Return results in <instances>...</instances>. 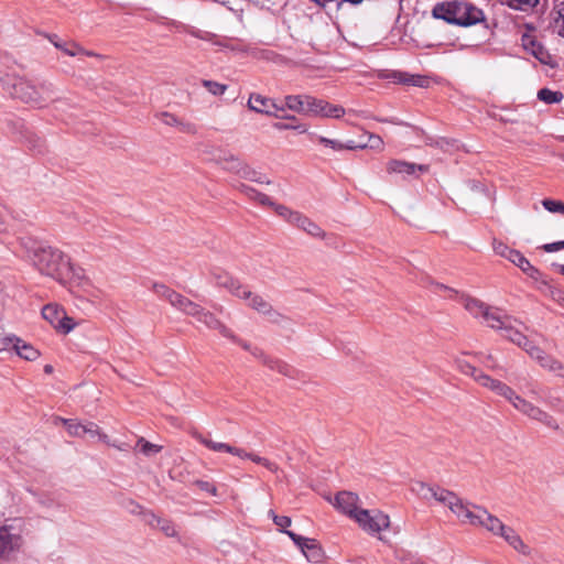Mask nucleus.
Returning a JSON list of instances; mask_svg holds the SVG:
<instances>
[{"label":"nucleus","instance_id":"8","mask_svg":"<svg viewBox=\"0 0 564 564\" xmlns=\"http://www.w3.org/2000/svg\"><path fill=\"white\" fill-rule=\"evenodd\" d=\"M354 520L369 534L379 533L390 525L389 517L381 511L371 514L369 510L362 509L357 512Z\"/></svg>","mask_w":564,"mask_h":564},{"label":"nucleus","instance_id":"28","mask_svg":"<svg viewBox=\"0 0 564 564\" xmlns=\"http://www.w3.org/2000/svg\"><path fill=\"white\" fill-rule=\"evenodd\" d=\"M263 365H265L271 370L278 371L279 373L286 377H292L294 373L293 367L280 359H274L269 356L264 358Z\"/></svg>","mask_w":564,"mask_h":564},{"label":"nucleus","instance_id":"21","mask_svg":"<svg viewBox=\"0 0 564 564\" xmlns=\"http://www.w3.org/2000/svg\"><path fill=\"white\" fill-rule=\"evenodd\" d=\"M171 305L183 314L192 317L199 304L177 292Z\"/></svg>","mask_w":564,"mask_h":564},{"label":"nucleus","instance_id":"5","mask_svg":"<svg viewBox=\"0 0 564 564\" xmlns=\"http://www.w3.org/2000/svg\"><path fill=\"white\" fill-rule=\"evenodd\" d=\"M432 14L447 23L469 26L484 20L480 9L463 2H441L434 6Z\"/></svg>","mask_w":564,"mask_h":564},{"label":"nucleus","instance_id":"52","mask_svg":"<svg viewBox=\"0 0 564 564\" xmlns=\"http://www.w3.org/2000/svg\"><path fill=\"white\" fill-rule=\"evenodd\" d=\"M366 144H368V147L370 149H376V150H382V148H383L382 139L379 135L371 134V133L368 134V142Z\"/></svg>","mask_w":564,"mask_h":564},{"label":"nucleus","instance_id":"39","mask_svg":"<svg viewBox=\"0 0 564 564\" xmlns=\"http://www.w3.org/2000/svg\"><path fill=\"white\" fill-rule=\"evenodd\" d=\"M248 459H250L251 462H253L256 464L262 465L271 473H278V470H279V466L275 463L270 462L269 459L261 457L254 453H250V457Z\"/></svg>","mask_w":564,"mask_h":564},{"label":"nucleus","instance_id":"54","mask_svg":"<svg viewBox=\"0 0 564 564\" xmlns=\"http://www.w3.org/2000/svg\"><path fill=\"white\" fill-rule=\"evenodd\" d=\"M143 517H144V521L153 527V528H156L158 527V521H161L162 518L158 517L156 514H154L152 511H144L142 512Z\"/></svg>","mask_w":564,"mask_h":564},{"label":"nucleus","instance_id":"62","mask_svg":"<svg viewBox=\"0 0 564 564\" xmlns=\"http://www.w3.org/2000/svg\"><path fill=\"white\" fill-rule=\"evenodd\" d=\"M189 34L205 41H209L212 39V34L209 32H204L200 30H192L189 31Z\"/></svg>","mask_w":564,"mask_h":564},{"label":"nucleus","instance_id":"57","mask_svg":"<svg viewBox=\"0 0 564 564\" xmlns=\"http://www.w3.org/2000/svg\"><path fill=\"white\" fill-rule=\"evenodd\" d=\"M484 366L491 370H500L501 367L496 362L494 357L491 355H486L485 358L481 360Z\"/></svg>","mask_w":564,"mask_h":564},{"label":"nucleus","instance_id":"30","mask_svg":"<svg viewBox=\"0 0 564 564\" xmlns=\"http://www.w3.org/2000/svg\"><path fill=\"white\" fill-rule=\"evenodd\" d=\"M238 175L242 178L249 180L251 182L260 183V184H270V180H265L262 174L253 170L246 162L242 165V169L238 173Z\"/></svg>","mask_w":564,"mask_h":564},{"label":"nucleus","instance_id":"37","mask_svg":"<svg viewBox=\"0 0 564 564\" xmlns=\"http://www.w3.org/2000/svg\"><path fill=\"white\" fill-rule=\"evenodd\" d=\"M202 85L214 96H223L228 89L227 85L209 79H203Z\"/></svg>","mask_w":564,"mask_h":564},{"label":"nucleus","instance_id":"31","mask_svg":"<svg viewBox=\"0 0 564 564\" xmlns=\"http://www.w3.org/2000/svg\"><path fill=\"white\" fill-rule=\"evenodd\" d=\"M55 39H56V35L50 37V40L53 43V45L56 48L61 50L63 53H65L68 56H75V55L84 52L83 47H80L77 43H74V42H72V43H63V42L57 41Z\"/></svg>","mask_w":564,"mask_h":564},{"label":"nucleus","instance_id":"53","mask_svg":"<svg viewBox=\"0 0 564 564\" xmlns=\"http://www.w3.org/2000/svg\"><path fill=\"white\" fill-rule=\"evenodd\" d=\"M26 142L29 143L30 148L35 149L39 152H41L44 147L43 140L40 137L32 133L28 137Z\"/></svg>","mask_w":564,"mask_h":564},{"label":"nucleus","instance_id":"63","mask_svg":"<svg viewBox=\"0 0 564 564\" xmlns=\"http://www.w3.org/2000/svg\"><path fill=\"white\" fill-rule=\"evenodd\" d=\"M343 147H344V150H358V149L362 150V149L368 148V144H362V143L357 144L355 141L350 140L347 143L343 144Z\"/></svg>","mask_w":564,"mask_h":564},{"label":"nucleus","instance_id":"32","mask_svg":"<svg viewBox=\"0 0 564 564\" xmlns=\"http://www.w3.org/2000/svg\"><path fill=\"white\" fill-rule=\"evenodd\" d=\"M135 448H138L145 456H153L162 451V446L153 444L147 441L144 437H140L137 441Z\"/></svg>","mask_w":564,"mask_h":564},{"label":"nucleus","instance_id":"60","mask_svg":"<svg viewBox=\"0 0 564 564\" xmlns=\"http://www.w3.org/2000/svg\"><path fill=\"white\" fill-rule=\"evenodd\" d=\"M231 455H235L241 459H248L250 457V453L247 452L246 449L243 448H240V447H236V446H232L231 448Z\"/></svg>","mask_w":564,"mask_h":564},{"label":"nucleus","instance_id":"24","mask_svg":"<svg viewBox=\"0 0 564 564\" xmlns=\"http://www.w3.org/2000/svg\"><path fill=\"white\" fill-rule=\"evenodd\" d=\"M306 95H288L283 99L284 109L305 116Z\"/></svg>","mask_w":564,"mask_h":564},{"label":"nucleus","instance_id":"50","mask_svg":"<svg viewBox=\"0 0 564 564\" xmlns=\"http://www.w3.org/2000/svg\"><path fill=\"white\" fill-rule=\"evenodd\" d=\"M317 141H318L321 144H323V145H325V147H329V148H332V149H333V150H335V151H341V150H344L343 143H340V142H339V141H337V140H333V139H328V138H326V137H322V135H319V137H317Z\"/></svg>","mask_w":564,"mask_h":564},{"label":"nucleus","instance_id":"27","mask_svg":"<svg viewBox=\"0 0 564 564\" xmlns=\"http://www.w3.org/2000/svg\"><path fill=\"white\" fill-rule=\"evenodd\" d=\"M193 436L200 443L203 444L204 446H206L208 449L213 451V452H217V453H231V448L232 446L230 444H227V443H223V442H215L210 438H207L205 436H203L200 433L198 432H194L193 433Z\"/></svg>","mask_w":564,"mask_h":564},{"label":"nucleus","instance_id":"19","mask_svg":"<svg viewBox=\"0 0 564 564\" xmlns=\"http://www.w3.org/2000/svg\"><path fill=\"white\" fill-rule=\"evenodd\" d=\"M387 171L389 173L412 175L416 171L426 172L427 166L419 165V164H414V163H410V162H405V161H400V160H391L387 165Z\"/></svg>","mask_w":564,"mask_h":564},{"label":"nucleus","instance_id":"2","mask_svg":"<svg viewBox=\"0 0 564 564\" xmlns=\"http://www.w3.org/2000/svg\"><path fill=\"white\" fill-rule=\"evenodd\" d=\"M460 303L471 316L475 318H481L486 326L501 332V335L506 339L521 347L539 364H541L546 357V354L521 332L520 327L524 326L519 319L505 314L498 307L487 305L476 297L462 295Z\"/></svg>","mask_w":564,"mask_h":564},{"label":"nucleus","instance_id":"10","mask_svg":"<svg viewBox=\"0 0 564 564\" xmlns=\"http://www.w3.org/2000/svg\"><path fill=\"white\" fill-rule=\"evenodd\" d=\"M285 534L294 542L310 562L319 563L323 560V550L315 539L304 538L293 531H285Z\"/></svg>","mask_w":564,"mask_h":564},{"label":"nucleus","instance_id":"46","mask_svg":"<svg viewBox=\"0 0 564 564\" xmlns=\"http://www.w3.org/2000/svg\"><path fill=\"white\" fill-rule=\"evenodd\" d=\"M542 205L550 213L564 214V203H562L561 200L545 198L542 200Z\"/></svg>","mask_w":564,"mask_h":564},{"label":"nucleus","instance_id":"17","mask_svg":"<svg viewBox=\"0 0 564 564\" xmlns=\"http://www.w3.org/2000/svg\"><path fill=\"white\" fill-rule=\"evenodd\" d=\"M214 162L218 164L223 170L235 173L238 175L245 161L231 152H220L214 158Z\"/></svg>","mask_w":564,"mask_h":564},{"label":"nucleus","instance_id":"11","mask_svg":"<svg viewBox=\"0 0 564 564\" xmlns=\"http://www.w3.org/2000/svg\"><path fill=\"white\" fill-rule=\"evenodd\" d=\"M198 323L204 324L207 328L218 330L219 334L230 340H237V336L221 323L214 313L198 305L193 316Z\"/></svg>","mask_w":564,"mask_h":564},{"label":"nucleus","instance_id":"14","mask_svg":"<svg viewBox=\"0 0 564 564\" xmlns=\"http://www.w3.org/2000/svg\"><path fill=\"white\" fill-rule=\"evenodd\" d=\"M358 502L359 497L356 494L350 491H340L335 496L333 505L336 509L354 519L360 510L358 508Z\"/></svg>","mask_w":564,"mask_h":564},{"label":"nucleus","instance_id":"9","mask_svg":"<svg viewBox=\"0 0 564 564\" xmlns=\"http://www.w3.org/2000/svg\"><path fill=\"white\" fill-rule=\"evenodd\" d=\"M35 84L23 77H13L7 83V91L24 104L39 100L34 94Z\"/></svg>","mask_w":564,"mask_h":564},{"label":"nucleus","instance_id":"29","mask_svg":"<svg viewBox=\"0 0 564 564\" xmlns=\"http://www.w3.org/2000/svg\"><path fill=\"white\" fill-rule=\"evenodd\" d=\"M56 421L63 423L66 426L67 432L70 436L83 437L85 435V424L76 420L63 417H56Z\"/></svg>","mask_w":564,"mask_h":564},{"label":"nucleus","instance_id":"55","mask_svg":"<svg viewBox=\"0 0 564 564\" xmlns=\"http://www.w3.org/2000/svg\"><path fill=\"white\" fill-rule=\"evenodd\" d=\"M550 295L553 301L558 303L561 306H564V291L557 288H552L550 290Z\"/></svg>","mask_w":564,"mask_h":564},{"label":"nucleus","instance_id":"43","mask_svg":"<svg viewBox=\"0 0 564 564\" xmlns=\"http://www.w3.org/2000/svg\"><path fill=\"white\" fill-rule=\"evenodd\" d=\"M156 528H159L166 536H177V530L171 520L161 519V521H158Z\"/></svg>","mask_w":564,"mask_h":564},{"label":"nucleus","instance_id":"15","mask_svg":"<svg viewBox=\"0 0 564 564\" xmlns=\"http://www.w3.org/2000/svg\"><path fill=\"white\" fill-rule=\"evenodd\" d=\"M55 86L53 83L48 80H42L35 84L34 94L39 100L30 101V106L36 109H42L47 107V105L52 101H56L53 96L55 95Z\"/></svg>","mask_w":564,"mask_h":564},{"label":"nucleus","instance_id":"56","mask_svg":"<svg viewBox=\"0 0 564 564\" xmlns=\"http://www.w3.org/2000/svg\"><path fill=\"white\" fill-rule=\"evenodd\" d=\"M542 249L545 251V252H555V251H558L561 249H564V240H561V241H556V242H551V243H545Z\"/></svg>","mask_w":564,"mask_h":564},{"label":"nucleus","instance_id":"35","mask_svg":"<svg viewBox=\"0 0 564 564\" xmlns=\"http://www.w3.org/2000/svg\"><path fill=\"white\" fill-rule=\"evenodd\" d=\"M153 292L160 297L172 304L176 291L162 283H154L152 286Z\"/></svg>","mask_w":564,"mask_h":564},{"label":"nucleus","instance_id":"13","mask_svg":"<svg viewBox=\"0 0 564 564\" xmlns=\"http://www.w3.org/2000/svg\"><path fill=\"white\" fill-rule=\"evenodd\" d=\"M22 545V538L13 533L10 528H0V557L8 558Z\"/></svg>","mask_w":564,"mask_h":564},{"label":"nucleus","instance_id":"6","mask_svg":"<svg viewBox=\"0 0 564 564\" xmlns=\"http://www.w3.org/2000/svg\"><path fill=\"white\" fill-rule=\"evenodd\" d=\"M248 108L257 113H262L275 118H285L292 121H296L294 116H283L281 112L284 111V106L278 104L274 99L264 97L260 94L252 93L249 96Z\"/></svg>","mask_w":564,"mask_h":564},{"label":"nucleus","instance_id":"33","mask_svg":"<svg viewBox=\"0 0 564 564\" xmlns=\"http://www.w3.org/2000/svg\"><path fill=\"white\" fill-rule=\"evenodd\" d=\"M426 144L430 147L438 148L445 152H449L458 148L456 140L447 138L429 139Z\"/></svg>","mask_w":564,"mask_h":564},{"label":"nucleus","instance_id":"3","mask_svg":"<svg viewBox=\"0 0 564 564\" xmlns=\"http://www.w3.org/2000/svg\"><path fill=\"white\" fill-rule=\"evenodd\" d=\"M455 362L462 373L470 376L479 386L503 397L517 411L530 420L536 421L552 431H560V424L552 414L516 393V391L505 382L491 378L465 359L457 358Z\"/></svg>","mask_w":564,"mask_h":564},{"label":"nucleus","instance_id":"58","mask_svg":"<svg viewBox=\"0 0 564 564\" xmlns=\"http://www.w3.org/2000/svg\"><path fill=\"white\" fill-rule=\"evenodd\" d=\"M328 2H337L338 4L348 2L350 4L357 6V4H360L362 2V0H318L315 3L317 6L324 8L326 6V3H328Z\"/></svg>","mask_w":564,"mask_h":564},{"label":"nucleus","instance_id":"42","mask_svg":"<svg viewBox=\"0 0 564 564\" xmlns=\"http://www.w3.org/2000/svg\"><path fill=\"white\" fill-rule=\"evenodd\" d=\"M273 127L276 130H295L300 133H306L308 130V126L305 123H285V122H275Z\"/></svg>","mask_w":564,"mask_h":564},{"label":"nucleus","instance_id":"1","mask_svg":"<svg viewBox=\"0 0 564 564\" xmlns=\"http://www.w3.org/2000/svg\"><path fill=\"white\" fill-rule=\"evenodd\" d=\"M411 490L421 499H434L448 507L462 523L482 527L492 534L501 536L517 552L523 555L530 554V547L520 535L485 508L464 501L453 491L423 481L413 482Z\"/></svg>","mask_w":564,"mask_h":564},{"label":"nucleus","instance_id":"20","mask_svg":"<svg viewBox=\"0 0 564 564\" xmlns=\"http://www.w3.org/2000/svg\"><path fill=\"white\" fill-rule=\"evenodd\" d=\"M509 261L517 265L523 273H525L531 279L539 280L541 275L540 271L535 267H533L520 251L514 250Z\"/></svg>","mask_w":564,"mask_h":564},{"label":"nucleus","instance_id":"44","mask_svg":"<svg viewBox=\"0 0 564 564\" xmlns=\"http://www.w3.org/2000/svg\"><path fill=\"white\" fill-rule=\"evenodd\" d=\"M156 118L165 126L176 127V128H178V124L181 121V118H178L177 116L170 113L167 111L158 113Z\"/></svg>","mask_w":564,"mask_h":564},{"label":"nucleus","instance_id":"49","mask_svg":"<svg viewBox=\"0 0 564 564\" xmlns=\"http://www.w3.org/2000/svg\"><path fill=\"white\" fill-rule=\"evenodd\" d=\"M180 132L195 135L198 132V128L195 123L191 121H184L181 119L178 128Z\"/></svg>","mask_w":564,"mask_h":564},{"label":"nucleus","instance_id":"36","mask_svg":"<svg viewBox=\"0 0 564 564\" xmlns=\"http://www.w3.org/2000/svg\"><path fill=\"white\" fill-rule=\"evenodd\" d=\"M540 366L547 369L549 371L555 372L558 376L564 377V365L549 355H546V357L540 364Z\"/></svg>","mask_w":564,"mask_h":564},{"label":"nucleus","instance_id":"41","mask_svg":"<svg viewBox=\"0 0 564 564\" xmlns=\"http://www.w3.org/2000/svg\"><path fill=\"white\" fill-rule=\"evenodd\" d=\"M305 100H306L305 116L316 117V111H317L318 106L321 105L323 99H318L311 95H306Z\"/></svg>","mask_w":564,"mask_h":564},{"label":"nucleus","instance_id":"16","mask_svg":"<svg viewBox=\"0 0 564 564\" xmlns=\"http://www.w3.org/2000/svg\"><path fill=\"white\" fill-rule=\"evenodd\" d=\"M213 279L217 286L228 290L232 295H248L247 288L227 272H213Z\"/></svg>","mask_w":564,"mask_h":564},{"label":"nucleus","instance_id":"64","mask_svg":"<svg viewBox=\"0 0 564 564\" xmlns=\"http://www.w3.org/2000/svg\"><path fill=\"white\" fill-rule=\"evenodd\" d=\"M406 83L413 85V86H420L423 87L425 83V78L421 76H411L410 79L406 80Z\"/></svg>","mask_w":564,"mask_h":564},{"label":"nucleus","instance_id":"23","mask_svg":"<svg viewBox=\"0 0 564 564\" xmlns=\"http://www.w3.org/2000/svg\"><path fill=\"white\" fill-rule=\"evenodd\" d=\"M551 26L553 32L564 37V1H560L555 4L551 12Z\"/></svg>","mask_w":564,"mask_h":564},{"label":"nucleus","instance_id":"47","mask_svg":"<svg viewBox=\"0 0 564 564\" xmlns=\"http://www.w3.org/2000/svg\"><path fill=\"white\" fill-rule=\"evenodd\" d=\"M275 210V213L283 217L288 223H292L293 218L295 217L296 215V210H292L290 209L289 207L284 206V205H279V204H275L274 203V206H272Z\"/></svg>","mask_w":564,"mask_h":564},{"label":"nucleus","instance_id":"38","mask_svg":"<svg viewBox=\"0 0 564 564\" xmlns=\"http://www.w3.org/2000/svg\"><path fill=\"white\" fill-rule=\"evenodd\" d=\"M492 248H494V251L496 254H498L502 258H506L507 260L510 259L511 254L516 250V249H511L506 243H503L502 241H499L497 239H494Z\"/></svg>","mask_w":564,"mask_h":564},{"label":"nucleus","instance_id":"45","mask_svg":"<svg viewBox=\"0 0 564 564\" xmlns=\"http://www.w3.org/2000/svg\"><path fill=\"white\" fill-rule=\"evenodd\" d=\"M507 3L513 9L527 11L533 8L538 3V0H507Z\"/></svg>","mask_w":564,"mask_h":564},{"label":"nucleus","instance_id":"25","mask_svg":"<svg viewBox=\"0 0 564 564\" xmlns=\"http://www.w3.org/2000/svg\"><path fill=\"white\" fill-rule=\"evenodd\" d=\"M345 109L341 106L329 104L326 100H322L316 111V117L323 118H341L345 115Z\"/></svg>","mask_w":564,"mask_h":564},{"label":"nucleus","instance_id":"26","mask_svg":"<svg viewBox=\"0 0 564 564\" xmlns=\"http://www.w3.org/2000/svg\"><path fill=\"white\" fill-rule=\"evenodd\" d=\"M14 343L15 344L13 345V349L21 358H24L25 360L30 361L39 358L40 351L30 344L24 343L19 337H17Z\"/></svg>","mask_w":564,"mask_h":564},{"label":"nucleus","instance_id":"7","mask_svg":"<svg viewBox=\"0 0 564 564\" xmlns=\"http://www.w3.org/2000/svg\"><path fill=\"white\" fill-rule=\"evenodd\" d=\"M42 316L46 319L56 330L62 332L63 334H68L72 332L76 323L72 317H69L65 310L55 303L46 304L42 308Z\"/></svg>","mask_w":564,"mask_h":564},{"label":"nucleus","instance_id":"22","mask_svg":"<svg viewBox=\"0 0 564 564\" xmlns=\"http://www.w3.org/2000/svg\"><path fill=\"white\" fill-rule=\"evenodd\" d=\"M238 188L249 199H252L262 206H274V202L268 195L257 191L249 185L240 184Z\"/></svg>","mask_w":564,"mask_h":564},{"label":"nucleus","instance_id":"4","mask_svg":"<svg viewBox=\"0 0 564 564\" xmlns=\"http://www.w3.org/2000/svg\"><path fill=\"white\" fill-rule=\"evenodd\" d=\"M20 246L24 250L25 258L41 274L50 276L62 284H65L73 278H82L83 270L75 267L70 258L61 249L32 238H22Z\"/></svg>","mask_w":564,"mask_h":564},{"label":"nucleus","instance_id":"59","mask_svg":"<svg viewBox=\"0 0 564 564\" xmlns=\"http://www.w3.org/2000/svg\"><path fill=\"white\" fill-rule=\"evenodd\" d=\"M530 43L532 44V54L541 62H545L544 61V55H545V52L543 50V47L541 45H535V43L533 41H530Z\"/></svg>","mask_w":564,"mask_h":564},{"label":"nucleus","instance_id":"18","mask_svg":"<svg viewBox=\"0 0 564 564\" xmlns=\"http://www.w3.org/2000/svg\"><path fill=\"white\" fill-rule=\"evenodd\" d=\"M291 225L304 230L308 235L316 238L324 239L326 236L325 231L316 223H314L300 212L296 213Z\"/></svg>","mask_w":564,"mask_h":564},{"label":"nucleus","instance_id":"34","mask_svg":"<svg viewBox=\"0 0 564 564\" xmlns=\"http://www.w3.org/2000/svg\"><path fill=\"white\" fill-rule=\"evenodd\" d=\"M538 98L545 104H556L563 99L561 91H554L549 88H542L538 91Z\"/></svg>","mask_w":564,"mask_h":564},{"label":"nucleus","instance_id":"51","mask_svg":"<svg viewBox=\"0 0 564 564\" xmlns=\"http://www.w3.org/2000/svg\"><path fill=\"white\" fill-rule=\"evenodd\" d=\"M273 522L285 533V529L291 525L292 521L290 517L273 514Z\"/></svg>","mask_w":564,"mask_h":564},{"label":"nucleus","instance_id":"40","mask_svg":"<svg viewBox=\"0 0 564 564\" xmlns=\"http://www.w3.org/2000/svg\"><path fill=\"white\" fill-rule=\"evenodd\" d=\"M86 434L89 435L90 437L98 436L99 440L105 443L108 442V436L104 434L100 427L94 422H88L85 424V435Z\"/></svg>","mask_w":564,"mask_h":564},{"label":"nucleus","instance_id":"48","mask_svg":"<svg viewBox=\"0 0 564 564\" xmlns=\"http://www.w3.org/2000/svg\"><path fill=\"white\" fill-rule=\"evenodd\" d=\"M17 337L0 333V352L13 348Z\"/></svg>","mask_w":564,"mask_h":564},{"label":"nucleus","instance_id":"12","mask_svg":"<svg viewBox=\"0 0 564 564\" xmlns=\"http://www.w3.org/2000/svg\"><path fill=\"white\" fill-rule=\"evenodd\" d=\"M248 295H240L239 299L248 301V306L260 314H263L272 322H278L281 314L276 312L272 305L261 295L252 293L247 289Z\"/></svg>","mask_w":564,"mask_h":564},{"label":"nucleus","instance_id":"61","mask_svg":"<svg viewBox=\"0 0 564 564\" xmlns=\"http://www.w3.org/2000/svg\"><path fill=\"white\" fill-rule=\"evenodd\" d=\"M197 485L202 490H205L214 496L217 494L216 487L208 481H197Z\"/></svg>","mask_w":564,"mask_h":564}]
</instances>
